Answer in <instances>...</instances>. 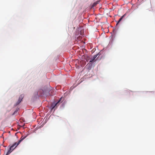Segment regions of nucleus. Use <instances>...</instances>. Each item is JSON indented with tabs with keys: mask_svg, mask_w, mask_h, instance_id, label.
<instances>
[{
	"mask_svg": "<svg viewBox=\"0 0 155 155\" xmlns=\"http://www.w3.org/2000/svg\"><path fill=\"white\" fill-rule=\"evenodd\" d=\"M27 135L25 136V137L22 136L20 140H19L18 143H15L12 145L9 148L8 150L7 154H9L15 148H16L18 145L23 140L25 139L27 137Z\"/></svg>",
	"mask_w": 155,
	"mask_h": 155,
	"instance_id": "nucleus-1",
	"label": "nucleus"
},
{
	"mask_svg": "<svg viewBox=\"0 0 155 155\" xmlns=\"http://www.w3.org/2000/svg\"><path fill=\"white\" fill-rule=\"evenodd\" d=\"M60 101V100L59 101H58L56 103H54L52 104L51 107H52V109H53L56 107V108H57L58 106L59 105L58 103Z\"/></svg>",
	"mask_w": 155,
	"mask_h": 155,
	"instance_id": "nucleus-2",
	"label": "nucleus"
},
{
	"mask_svg": "<svg viewBox=\"0 0 155 155\" xmlns=\"http://www.w3.org/2000/svg\"><path fill=\"white\" fill-rule=\"evenodd\" d=\"M23 97H24V95L23 94H21L20 96L19 97V98L18 100V101L16 103V105H18L21 102V100H22V99L23 98Z\"/></svg>",
	"mask_w": 155,
	"mask_h": 155,
	"instance_id": "nucleus-3",
	"label": "nucleus"
},
{
	"mask_svg": "<svg viewBox=\"0 0 155 155\" xmlns=\"http://www.w3.org/2000/svg\"><path fill=\"white\" fill-rule=\"evenodd\" d=\"M126 14H125L123 15L119 19L118 22H117V25L122 20V18L125 16Z\"/></svg>",
	"mask_w": 155,
	"mask_h": 155,
	"instance_id": "nucleus-4",
	"label": "nucleus"
},
{
	"mask_svg": "<svg viewBox=\"0 0 155 155\" xmlns=\"http://www.w3.org/2000/svg\"><path fill=\"white\" fill-rule=\"evenodd\" d=\"M95 59V58H94L93 57L92 58H91V60L90 61V62H93L94 61Z\"/></svg>",
	"mask_w": 155,
	"mask_h": 155,
	"instance_id": "nucleus-5",
	"label": "nucleus"
},
{
	"mask_svg": "<svg viewBox=\"0 0 155 155\" xmlns=\"http://www.w3.org/2000/svg\"><path fill=\"white\" fill-rule=\"evenodd\" d=\"M97 54H96V55H95L93 57L95 59V58L97 57Z\"/></svg>",
	"mask_w": 155,
	"mask_h": 155,
	"instance_id": "nucleus-6",
	"label": "nucleus"
},
{
	"mask_svg": "<svg viewBox=\"0 0 155 155\" xmlns=\"http://www.w3.org/2000/svg\"><path fill=\"white\" fill-rule=\"evenodd\" d=\"M16 112V111H15V112H14V113L13 114H15Z\"/></svg>",
	"mask_w": 155,
	"mask_h": 155,
	"instance_id": "nucleus-7",
	"label": "nucleus"
}]
</instances>
